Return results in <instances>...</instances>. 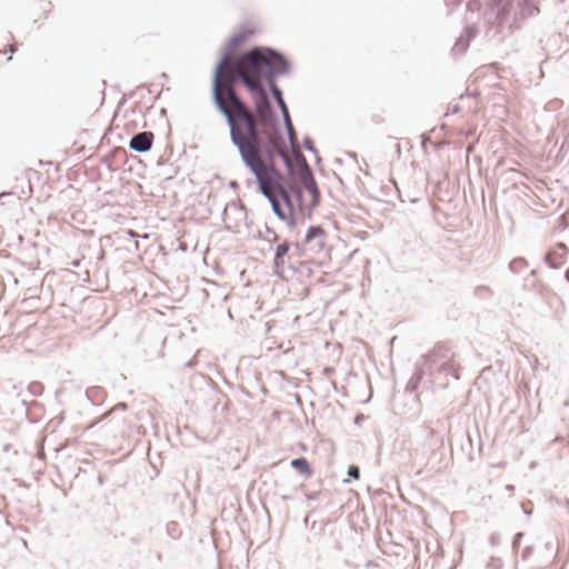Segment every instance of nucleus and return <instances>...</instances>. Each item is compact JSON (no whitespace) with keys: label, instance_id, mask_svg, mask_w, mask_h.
Listing matches in <instances>:
<instances>
[{"label":"nucleus","instance_id":"nucleus-1","mask_svg":"<svg viewBox=\"0 0 569 569\" xmlns=\"http://www.w3.org/2000/svg\"><path fill=\"white\" fill-rule=\"evenodd\" d=\"M283 64L279 54L264 49H252L233 63L227 54L216 69L212 84L214 103L227 119L232 142L281 219L287 214L280 200L289 208L292 204L282 187L277 159L290 167L297 146L290 123L286 133L274 128L263 82H271Z\"/></svg>","mask_w":569,"mask_h":569},{"label":"nucleus","instance_id":"nucleus-2","mask_svg":"<svg viewBox=\"0 0 569 569\" xmlns=\"http://www.w3.org/2000/svg\"><path fill=\"white\" fill-rule=\"evenodd\" d=\"M299 188L297 196L299 199L298 207L301 211L315 208L319 202V190L311 170L307 164L299 171Z\"/></svg>","mask_w":569,"mask_h":569},{"label":"nucleus","instance_id":"nucleus-3","mask_svg":"<svg viewBox=\"0 0 569 569\" xmlns=\"http://www.w3.org/2000/svg\"><path fill=\"white\" fill-rule=\"evenodd\" d=\"M153 138L154 136L150 131L140 132L130 140L129 146L134 151L146 152L151 149Z\"/></svg>","mask_w":569,"mask_h":569},{"label":"nucleus","instance_id":"nucleus-4","mask_svg":"<svg viewBox=\"0 0 569 569\" xmlns=\"http://www.w3.org/2000/svg\"><path fill=\"white\" fill-rule=\"evenodd\" d=\"M256 33V28L251 24H246L239 28V30L233 34L230 40L232 47H237L238 44L247 41L250 37Z\"/></svg>","mask_w":569,"mask_h":569},{"label":"nucleus","instance_id":"nucleus-5","mask_svg":"<svg viewBox=\"0 0 569 569\" xmlns=\"http://www.w3.org/2000/svg\"><path fill=\"white\" fill-rule=\"evenodd\" d=\"M306 240L307 242H311L315 240L317 246L323 247L326 241L325 229L318 226L311 227L307 232Z\"/></svg>","mask_w":569,"mask_h":569},{"label":"nucleus","instance_id":"nucleus-6","mask_svg":"<svg viewBox=\"0 0 569 569\" xmlns=\"http://www.w3.org/2000/svg\"><path fill=\"white\" fill-rule=\"evenodd\" d=\"M291 467L307 477H310L312 473V469L306 458L293 459L291 461Z\"/></svg>","mask_w":569,"mask_h":569},{"label":"nucleus","instance_id":"nucleus-7","mask_svg":"<svg viewBox=\"0 0 569 569\" xmlns=\"http://www.w3.org/2000/svg\"><path fill=\"white\" fill-rule=\"evenodd\" d=\"M289 246L287 243H280L276 248L274 263L277 267L283 263L282 259L288 253Z\"/></svg>","mask_w":569,"mask_h":569},{"label":"nucleus","instance_id":"nucleus-8","mask_svg":"<svg viewBox=\"0 0 569 569\" xmlns=\"http://www.w3.org/2000/svg\"><path fill=\"white\" fill-rule=\"evenodd\" d=\"M270 86H271V90L273 92V96L274 98L277 99L278 103L280 104V107L283 109V111L286 112L287 109H286V104H284V101L282 99V94H281V91L280 89L274 84L273 82V79H271V82H269Z\"/></svg>","mask_w":569,"mask_h":569},{"label":"nucleus","instance_id":"nucleus-9","mask_svg":"<svg viewBox=\"0 0 569 569\" xmlns=\"http://www.w3.org/2000/svg\"><path fill=\"white\" fill-rule=\"evenodd\" d=\"M348 475L355 479H359V477H360L359 468L357 466H350L348 469Z\"/></svg>","mask_w":569,"mask_h":569},{"label":"nucleus","instance_id":"nucleus-10","mask_svg":"<svg viewBox=\"0 0 569 569\" xmlns=\"http://www.w3.org/2000/svg\"><path fill=\"white\" fill-rule=\"evenodd\" d=\"M41 10L44 13L43 18H47L51 13V11H52V3L51 2H43L42 6H41Z\"/></svg>","mask_w":569,"mask_h":569}]
</instances>
